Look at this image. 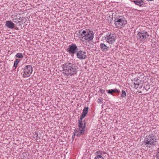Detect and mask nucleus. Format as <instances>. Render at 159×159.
I'll return each mask as SVG.
<instances>
[{
    "label": "nucleus",
    "instance_id": "15",
    "mask_svg": "<svg viewBox=\"0 0 159 159\" xmlns=\"http://www.w3.org/2000/svg\"><path fill=\"white\" fill-rule=\"evenodd\" d=\"M107 92L108 93L110 94L111 95L113 94V93H118L120 92V91L118 90L117 89H110L107 90Z\"/></svg>",
    "mask_w": 159,
    "mask_h": 159
},
{
    "label": "nucleus",
    "instance_id": "23",
    "mask_svg": "<svg viewBox=\"0 0 159 159\" xmlns=\"http://www.w3.org/2000/svg\"><path fill=\"white\" fill-rule=\"evenodd\" d=\"M157 151L158 152L157 154L156 158L157 159H159V148H158Z\"/></svg>",
    "mask_w": 159,
    "mask_h": 159
},
{
    "label": "nucleus",
    "instance_id": "9",
    "mask_svg": "<svg viewBox=\"0 0 159 159\" xmlns=\"http://www.w3.org/2000/svg\"><path fill=\"white\" fill-rule=\"evenodd\" d=\"M149 36V34L146 32L143 31L139 32L137 36L138 39L144 41Z\"/></svg>",
    "mask_w": 159,
    "mask_h": 159
},
{
    "label": "nucleus",
    "instance_id": "19",
    "mask_svg": "<svg viewBox=\"0 0 159 159\" xmlns=\"http://www.w3.org/2000/svg\"><path fill=\"white\" fill-rule=\"evenodd\" d=\"M15 57L19 58H22L23 57V54L21 53H18L16 54Z\"/></svg>",
    "mask_w": 159,
    "mask_h": 159
},
{
    "label": "nucleus",
    "instance_id": "21",
    "mask_svg": "<svg viewBox=\"0 0 159 159\" xmlns=\"http://www.w3.org/2000/svg\"><path fill=\"white\" fill-rule=\"evenodd\" d=\"M84 115L81 114L80 119H79L78 121H82V119L85 116Z\"/></svg>",
    "mask_w": 159,
    "mask_h": 159
},
{
    "label": "nucleus",
    "instance_id": "6",
    "mask_svg": "<svg viewBox=\"0 0 159 159\" xmlns=\"http://www.w3.org/2000/svg\"><path fill=\"white\" fill-rule=\"evenodd\" d=\"M78 50V48L76 45L74 43L69 45L68 48L66 49L67 52L71 56L76 53Z\"/></svg>",
    "mask_w": 159,
    "mask_h": 159
},
{
    "label": "nucleus",
    "instance_id": "32",
    "mask_svg": "<svg viewBox=\"0 0 159 159\" xmlns=\"http://www.w3.org/2000/svg\"><path fill=\"white\" fill-rule=\"evenodd\" d=\"M20 18L19 19H18L19 20H20Z\"/></svg>",
    "mask_w": 159,
    "mask_h": 159
},
{
    "label": "nucleus",
    "instance_id": "28",
    "mask_svg": "<svg viewBox=\"0 0 159 159\" xmlns=\"http://www.w3.org/2000/svg\"><path fill=\"white\" fill-rule=\"evenodd\" d=\"M82 31V30H80L78 32V33H79V34H81V31Z\"/></svg>",
    "mask_w": 159,
    "mask_h": 159
},
{
    "label": "nucleus",
    "instance_id": "26",
    "mask_svg": "<svg viewBox=\"0 0 159 159\" xmlns=\"http://www.w3.org/2000/svg\"><path fill=\"white\" fill-rule=\"evenodd\" d=\"M98 103H101V102H102V101L99 98H98Z\"/></svg>",
    "mask_w": 159,
    "mask_h": 159
},
{
    "label": "nucleus",
    "instance_id": "30",
    "mask_svg": "<svg viewBox=\"0 0 159 159\" xmlns=\"http://www.w3.org/2000/svg\"><path fill=\"white\" fill-rule=\"evenodd\" d=\"M35 135H38V134L37 133H36L35 134Z\"/></svg>",
    "mask_w": 159,
    "mask_h": 159
},
{
    "label": "nucleus",
    "instance_id": "16",
    "mask_svg": "<svg viewBox=\"0 0 159 159\" xmlns=\"http://www.w3.org/2000/svg\"><path fill=\"white\" fill-rule=\"evenodd\" d=\"M138 80H136V81L134 82V88L135 89H137L139 85V84L140 83V80H139V82L138 81Z\"/></svg>",
    "mask_w": 159,
    "mask_h": 159
},
{
    "label": "nucleus",
    "instance_id": "24",
    "mask_svg": "<svg viewBox=\"0 0 159 159\" xmlns=\"http://www.w3.org/2000/svg\"><path fill=\"white\" fill-rule=\"evenodd\" d=\"M100 92L102 93H104L105 92V90H103L102 89H101L100 90Z\"/></svg>",
    "mask_w": 159,
    "mask_h": 159
},
{
    "label": "nucleus",
    "instance_id": "25",
    "mask_svg": "<svg viewBox=\"0 0 159 159\" xmlns=\"http://www.w3.org/2000/svg\"><path fill=\"white\" fill-rule=\"evenodd\" d=\"M75 133H74L73 135H72V141L74 140V138H75Z\"/></svg>",
    "mask_w": 159,
    "mask_h": 159
},
{
    "label": "nucleus",
    "instance_id": "29",
    "mask_svg": "<svg viewBox=\"0 0 159 159\" xmlns=\"http://www.w3.org/2000/svg\"><path fill=\"white\" fill-rule=\"evenodd\" d=\"M148 1H153V0H147Z\"/></svg>",
    "mask_w": 159,
    "mask_h": 159
},
{
    "label": "nucleus",
    "instance_id": "8",
    "mask_svg": "<svg viewBox=\"0 0 159 159\" xmlns=\"http://www.w3.org/2000/svg\"><path fill=\"white\" fill-rule=\"evenodd\" d=\"M116 36L114 34H111L110 33H108L104 36L107 42L110 44H112L114 43L116 41Z\"/></svg>",
    "mask_w": 159,
    "mask_h": 159
},
{
    "label": "nucleus",
    "instance_id": "11",
    "mask_svg": "<svg viewBox=\"0 0 159 159\" xmlns=\"http://www.w3.org/2000/svg\"><path fill=\"white\" fill-rule=\"evenodd\" d=\"M103 153V152L102 151H98L96 152L95 154L96 155L94 159H104L102 156Z\"/></svg>",
    "mask_w": 159,
    "mask_h": 159
},
{
    "label": "nucleus",
    "instance_id": "27",
    "mask_svg": "<svg viewBox=\"0 0 159 159\" xmlns=\"http://www.w3.org/2000/svg\"><path fill=\"white\" fill-rule=\"evenodd\" d=\"M74 131L75 132V134L76 133H78L77 134H78V132H80V131L79 130V131H78L76 129H75L74 130Z\"/></svg>",
    "mask_w": 159,
    "mask_h": 159
},
{
    "label": "nucleus",
    "instance_id": "14",
    "mask_svg": "<svg viewBox=\"0 0 159 159\" xmlns=\"http://www.w3.org/2000/svg\"><path fill=\"white\" fill-rule=\"evenodd\" d=\"M133 2H134L135 5H137L140 7H142L144 3L143 1L142 0H134L133 1Z\"/></svg>",
    "mask_w": 159,
    "mask_h": 159
},
{
    "label": "nucleus",
    "instance_id": "3",
    "mask_svg": "<svg viewBox=\"0 0 159 159\" xmlns=\"http://www.w3.org/2000/svg\"><path fill=\"white\" fill-rule=\"evenodd\" d=\"M156 141L155 136L152 134H151L145 137L143 143L147 147H150L155 145L154 143Z\"/></svg>",
    "mask_w": 159,
    "mask_h": 159
},
{
    "label": "nucleus",
    "instance_id": "1",
    "mask_svg": "<svg viewBox=\"0 0 159 159\" xmlns=\"http://www.w3.org/2000/svg\"><path fill=\"white\" fill-rule=\"evenodd\" d=\"M63 73L67 76L76 75L78 71V67L75 63L67 62L61 65Z\"/></svg>",
    "mask_w": 159,
    "mask_h": 159
},
{
    "label": "nucleus",
    "instance_id": "12",
    "mask_svg": "<svg viewBox=\"0 0 159 159\" xmlns=\"http://www.w3.org/2000/svg\"><path fill=\"white\" fill-rule=\"evenodd\" d=\"M5 25L8 28L11 29L13 28L15 26L14 23L11 21L9 20L7 21L6 22Z\"/></svg>",
    "mask_w": 159,
    "mask_h": 159
},
{
    "label": "nucleus",
    "instance_id": "31",
    "mask_svg": "<svg viewBox=\"0 0 159 159\" xmlns=\"http://www.w3.org/2000/svg\"><path fill=\"white\" fill-rule=\"evenodd\" d=\"M36 137H37V138H39V137H38V135H36Z\"/></svg>",
    "mask_w": 159,
    "mask_h": 159
},
{
    "label": "nucleus",
    "instance_id": "5",
    "mask_svg": "<svg viewBox=\"0 0 159 159\" xmlns=\"http://www.w3.org/2000/svg\"><path fill=\"white\" fill-rule=\"evenodd\" d=\"M23 77L24 78H27L30 76L33 71V67L30 65L25 66L23 69Z\"/></svg>",
    "mask_w": 159,
    "mask_h": 159
},
{
    "label": "nucleus",
    "instance_id": "22",
    "mask_svg": "<svg viewBox=\"0 0 159 159\" xmlns=\"http://www.w3.org/2000/svg\"><path fill=\"white\" fill-rule=\"evenodd\" d=\"M17 19H14L13 20V22H14L15 23H16L17 24L20 23L21 22L20 21H19L17 20Z\"/></svg>",
    "mask_w": 159,
    "mask_h": 159
},
{
    "label": "nucleus",
    "instance_id": "17",
    "mask_svg": "<svg viewBox=\"0 0 159 159\" xmlns=\"http://www.w3.org/2000/svg\"><path fill=\"white\" fill-rule=\"evenodd\" d=\"M88 107H85L84 108L83 110V112L82 113V114L84 115V116H86V114H87L88 111Z\"/></svg>",
    "mask_w": 159,
    "mask_h": 159
},
{
    "label": "nucleus",
    "instance_id": "10",
    "mask_svg": "<svg viewBox=\"0 0 159 159\" xmlns=\"http://www.w3.org/2000/svg\"><path fill=\"white\" fill-rule=\"evenodd\" d=\"M77 57L80 59H85L87 57L86 53L82 50H78L76 53Z\"/></svg>",
    "mask_w": 159,
    "mask_h": 159
},
{
    "label": "nucleus",
    "instance_id": "13",
    "mask_svg": "<svg viewBox=\"0 0 159 159\" xmlns=\"http://www.w3.org/2000/svg\"><path fill=\"white\" fill-rule=\"evenodd\" d=\"M101 49L103 52L107 51L109 49V47H107L104 43H101L100 44Z\"/></svg>",
    "mask_w": 159,
    "mask_h": 159
},
{
    "label": "nucleus",
    "instance_id": "2",
    "mask_svg": "<svg viewBox=\"0 0 159 159\" xmlns=\"http://www.w3.org/2000/svg\"><path fill=\"white\" fill-rule=\"evenodd\" d=\"M94 34L92 31H86L85 30L82 31L80 34V38L81 40L83 41H86L89 42L93 40L94 37Z\"/></svg>",
    "mask_w": 159,
    "mask_h": 159
},
{
    "label": "nucleus",
    "instance_id": "4",
    "mask_svg": "<svg viewBox=\"0 0 159 159\" xmlns=\"http://www.w3.org/2000/svg\"><path fill=\"white\" fill-rule=\"evenodd\" d=\"M115 24L116 27L118 28H121L124 27L127 23V21L123 16H117L115 19Z\"/></svg>",
    "mask_w": 159,
    "mask_h": 159
},
{
    "label": "nucleus",
    "instance_id": "7",
    "mask_svg": "<svg viewBox=\"0 0 159 159\" xmlns=\"http://www.w3.org/2000/svg\"><path fill=\"white\" fill-rule=\"evenodd\" d=\"M78 127L80 132L76 135L78 137L83 134L85 132V123L84 121H78Z\"/></svg>",
    "mask_w": 159,
    "mask_h": 159
},
{
    "label": "nucleus",
    "instance_id": "20",
    "mask_svg": "<svg viewBox=\"0 0 159 159\" xmlns=\"http://www.w3.org/2000/svg\"><path fill=\"white\" fill-rule=\"evenodd\" d=\"M122 93L121 94V98H125L126 95V93L123 90H122Z\"/></svg>",
    "mask_w": 159,
    "mask_h": 159
},
{
    "label": "nucleus",
    "instance_id": "18",
    "mask_svg": "<svg viewBox=\"0 0 159 159\" xmlns=\"http://www.w3.org/2000/svg\"><path fill=\"white\" fill-rule=\"evenodd\" d=\"M20 61V60L18 59H16L14 62L13 67L16 68L18 65V63Z\"/></svg>",
    "mask_w": 159,
    "mask_h": 159
}]
</instances>
